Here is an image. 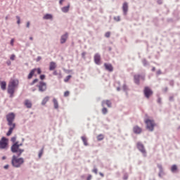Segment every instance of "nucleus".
I'll return each mask as SVG.
<instances>
[{
    "label": "nucleus",
    "instance_id": "nucleus-4",
    "mask_svg": "<svg viewBox=\"0 0 180 180\" xmlns=\"http://www.w3.org/2000/svg\"><path fill=\"white\" fill-rule=\"evenodd\" d=\"M136 148H138L139 151L143 154V157H147V151H146V148L144 145L141 142H137Z\"/></svg>",
    "mask_w": 180,
    "mask_h": 180
},
{
    "label": "nucleus",
    "instance_id": "nucleus-64",
    "mask_svg": "<svg viewBox=\"0 0 180 180\" xmlns=\"http://www.w3.org/2000/svg\"><path fill=\"white\" fill-rule=\"evenodd\" d=\"M117 91L118 92H120V91H121L120 86H119L118 87H117Z\"/></svg>",
    "mask_w": 180,
    "mask_h": 180
},
{
    "label": "nucleus",
    "instance_id": "nucleus-63",
    "mask_svg": "<svg viewBox=\"0 0 180 180\" xmlns=\"http://www.w3.org/2000/svg\"><path fill=\"white\" fill-rule=\"evenodd\" d=\"M99 175H101V176H102V178H103V176H105V174H103V173H102V172H99Z\"/></svg>",
    "mask_w": 180,
    "mask_h": 180
},
{
    "label": "nucleus",
    "instance_id": "nucleus-62",
    "mask_svg": "<svg viewBox=\"0 0 180 180\" xmlns=\"http://www.w3.org/2000/svg\"><path fill=\"white\" fill-rule=\"evenodd\" d=\"M64 0H59V5H63Z\"/></svg>",
    "mask_w": 180,
    "mask_h": 180
},
{
    "label": "nucleus",
    "instance_id": "nucleus-53",
    "mask_svg": "<svg viewBox=\"0 0 180 180\" xmlns=\"http://www.w3.org/2000/svg\"><path fill=\"white\" fill-rule=\"evenodd\" d=\"M157 4H158V5H162V0H158V1H157Z\"/></svg>",
    "mask_w": 180,
    "mask_h": 180
},
{
    "label": "nucleus",
    "instance_id": "nucleus-11",
    "mask_svg": "<svg viewBox=\"0 0 180 180\" xmlns=\"http://www.w3.org/2000/svg\"><path fill=\"white\" fill-rule=\"evenodd\" d=\"M94 63L97 65H101V54L99 53H96L94 55Z\"/></svg>",
    "mask_w": 180,
    "mask_h": 180
},
{
    "label": "nucleus",
    "instance_id": "nucleus-22",
    "mask_svg": "<svg viewBox=\"0 0 180 180\" xmlns=\"http://www.w3.org/2000/svg\"><path fill=\"white\" fill-rule=\"evenodd\" d=\"M56 67L57 65L55 62H51L49 65V71H53V70H56Z\"/></svg>",
    "mask_w": 180,
    "mask_h": 180
},
{
    "label": "nucleus",
    "instance_id": "nucleus-13",
    "mask_svg": "<svg viewBox=\"0 0 180 180\" xmlns=\"http://www.w3.org/2000/svg\"><path fill=\"white\" fill-rule=\"evenodd\" d=\"M7 92H8V94L10 95L9 97L12 98L15 94V87L8 86Z\"/></svg>",
    "mask_w": 180,
    "mask_h": 180
},
{
    "label": "nucleus",
    "instance_id": "nucleus-16",
    "mask_svg": "<svg viewBox=\"0 0 180 180\" xmlns=\"http://www.w3.org/2000/svg\"><path fill=\"white\" fill-rule=\"evenodd\" d=\"M11 151L13 154H16V155H18V157H20V155H22V153H25V149H22V148H19L18 149H17V152H15L13 150H11Z\"/></svg>",
    "mask_w": 180,
    "mask_h": 180
},
{
    "label": "nucleus",
    "instance_id": "nucleus-2",
    "mask_svg": "<svg viewBox=\"0 0 180 180\" xmlns=\"http://www.w3.org/2000/svg\"><path fill=\"white\" fill-rule=\"evenodd\" d=\"M146 124V129L148 131H154V127H155V122L153 120L146 119L145 120Z\"/></svg>",
    "mask_w": 180,
    "mask_h": 180
},
{
    "label": "nucleus",
    "instance_id": "nucleus-51",
    "mask_svg": "<svg viewBox=\"0 0 180 180\" xmlns=\"http://www.w3.org/2000/svg\"><path fill=\"white\" fill-rule=\"evenodd\" d=\"M161 74H162V72H161V70H158L156 72V75H161Z\"/></svg>",
    "mask_w": 180,
    "mask_h": 180
},
{
    "label": "nucleus",
    "instance_id": "nucleus-40",
    "mask_svg": "<svg viewBox=\"0 0 180 180\" xmlns=\"http://www.w3.org/2000/svg\"><path fill=\"white\" fill-rule=\"evenodd\" d=\"M16 139H17L16 135L14 136H13V137L11 138V141H12V143H16Z\"/></svg>",
    "mask_w": 180,
    "mask_h": 180
},
{
    "label": "nucleus",
    "instance_id": "nucleus-58",
    "mask_svg": "<svg viewBox=\"0 0 180 180\" xmlns=\"http://www.w3.org/2000/svg\"><path fill=\"white\" fill-rule=\"evenodd\" d=\"M26 27H27V28L30 27V21H28L27 22Z\"/></svg>",
    "mask_w": 180,
    "mask_h": 180
},
{
    "label": "nucleus",
    "instance_id": "nucleus-46",
    "mask_svg": "<svg viewBox=\"0 0 180 180\" xmlns=\"http://www.w3.org/2000/svg\"><path fill=\"white\" fill-rule=\"evenodd\" d=\"M114 20H116V22H120V16L114 17Z\"/></svg>",
    "mask_w": 180,
    "mask_h": 180
},
{
    "label": "nucleus",
    "instance_id": "nucleus-5",
    "mask_svg": "<svg viewBox=\"0 0 180 180\" xmlns=\"http://www.w3.org/2000/svg\"><path fill=\"white\" fill-rule=\"evenodd\" d=\"M145 81L146 76L141 75H134V82L136 85H140V80Z\"/></svg>",
    "mask_w": 180,
    "mask_h": 180
},
{
    "label": "nucleus",
    "instance_id": "nucleus-23",
    "mask_svg": "<svg viewBox=\"0 0 180 180\" xmlns=\"http://www.w3.org/2000/svg\"><path fill=\"white\" fill-rule=\"evenodd\" d=\"M25 105L26 106V108H27L28 109H30L32 108V101H29V100H25Z\"/></svg>",
    "mask_w": 180,
    "mask_h": 180
},
{
    "label": "nucleus",
    "instance_id": "nucleus-44",
    "mask_svg": "<svg viewBox=\"0 0 180 180\" xmlns=\"http://www.w3.org/2000/svg\"><path fill=\"white\" fill-rule=\"evenodd\" d=\"M169 84L170 86H174V85H175V82L174 80H170Z\"/></svg>",
    "mask_w": 180,
    "mask_h": 180
},
{
    "label": "nucleus",
    "instance_id": "nucleus-7",
    "mask_svg": "<svg viewBox=\"0 0 180 180\" xmlns=\"http://www.w3.org/2000/svg\"><path fill=\"white\" fill-rule=\"evenodd\" d=\"M8 139L3 136L1 139L0 140V150H5L8 147Z\"/></svg>",
    "mask_w": 180,
    "mask_h": 180
},
{
    "label": "nucleus",
    "instance_id": "nucleus-42",
    "mask_svg": "<svg viewBox=\"0 0 180 180\" xmlns=\"http://www.w3.org/2000/svg\"><path fill=\"white\" fill-rule=\"evenodd\" d=\"M105 37H107V39H109V37H110V32H107L105 34Z\"/></svg>",
    "mask_w": 180,
    "mask_h": 180
},
{
    "label": "nucleus",
    "instance_id": "nucleus-56",
    "mask_svg": "<svg viewBox=\"0 0 180 180\" xmlns=\"http://www.w3.org/2000/svg\"><path fill=\"white\" fill-rule=\"evenodd\" d=\"M14 41H15V39H12L11 40V42H10L11 46H13Z\"/></svg>",
    "mask_w": 180,
    "mask_h": 180
},
{
    "label": "nucleus",
    "instance_id": "nucleus-37",
    "mask_svg": "<svg viewBox=\"0 0 180 180\" xmlns=\"http://www.w3.org/2000/svg\"><path fill=\"white\" fill-rule=\"evenodd\" d=\"M123 180H128L129 179V174H127V172H125L124 174V176L122 177Z\"/></svg>",
    "mask_w": 180,
    "mask_h": 180
},
{
    "label": "nucleus",
    "instance_id": "nucleus-28",
    "mask_svg": "<svg viewBox=\"0 0 180 180\" xmlns=\"http://www.w3.org/2000/svg\"><path fill=\"white\" fill-rule=\"evenodd\" d=\"M142 64H143V67H147V66L150 65V63H148V61L146 58L142 59Z\"/></svg>",
    "mask_w": 180,
    "mask_h": 180
},
{
    "label": "nucleus",
    "instance_id": "nucleus-20",
    "mask_svg": "<svg viewBox=\"0 0 180 180\" xmlns=\"http://www.w3.org/2000/svg\"><path fill=\"white\" fill-rule=\"evenodd\" d=\"M70 6H71V4L70 3L68 4V6L62 7L61 11L63 12V13H67L70 11Z\"/></svg>",
    "mask_w": 180,
    "mask_h": 180
},
{
    "label": "nucleus",
    "instance_id": "nucleus-17",
    "mask_svg": "<svg viewBox=\"0 0 180 180\" xmlns=\"http://www.w3.org/2000/svg\"><path fill=\"white\" fill-rule=\"evenodd\" d=\"M157 167H158V168L159 169L158 176H159L160 178H162V174H164V169L162 168V165H161V164H158Z\"/></svg>",
    "mask_w": 180,
    "mask_h": 180
},
{
    "label": "nucleus",
    "instance_id": "nucleus-60",
    "mask_svg": "<svg viewBox=\"0 0 180 180\" xmlns=\"http://www.w3.org/2000/svg\"><path fill=\"white\" fill-rule=\"evenodd\" d=\"M163 92H168V87H165L162 89Z\"/></svg>",
    "mask_w": 180,
    "mask_h": 180
},
{
    "label": "nucleus",
    "instance_id": "nucleus-34",
    "mask_svg": "<svg viewBox=\"0 0 180 180\" xmlns=\"http://www.w3.org/2000/svg\"><path fill=\"white\" fill-rule=\"evenodd\" d=\"M105 139V136H103V134H100L98 136H97V140L98 141H102Z\"/></svg>",
    "mask_w": 180,
    "mask_h": 180
},
{
    "label": "nucleus",
    "instance_id": "nucleus-24",
    "mask_svg": "<svg viewBox=\"0 0 180 180\" xmlns=\"http://www.w3.org/2000/svg\"><path fill=\"white\" fill-rule=\"evenodd\" d=\"M1 89H2V91L6 90V82L2 81L1 82Z\"/></svg>",
    "mask_w": 180,
    "mask_h": 180
},
{
    "label": "nucleus",
    "instance_id": "nucleus-38",
    "mask_svg": "<svg viewBox=\"0 0 180 180\" xmlns=\"http://www.w3.org/2000/svg\"><path fill=\"white\" fill-rule=\"evenodd\" d=\"M36 82H39V79H34L31 83H30V85L31 86H33Z\"/></svg>",
    "mask_w": 180,
    "mask_h": 180
},
{
    "label": "nucleus",
    "instance_id": "nucleus-47",
    "mask_svg": "<svg viewBox=\"0 0 180 180\" xmlns=\"http://www.w3.org/2000/svg\"><path fill=\"white\" fill-rule=\"evenodd\" d=\"M169 102H174V101H175V100L174 99V96H170L169 97Z\"/></svg>",
    "mask_w": 180,
    "mask_h": 180
},
{
    "label": "nucleus",
    "instance_id": "nucleus-43",
    "mask_svg": "<svg viewBox=\"0 0 180 180\" xmlns=\"http://www.w3.org/2000/svg\"><path fill=\"white\" fill-rule=\"evenodd\" d=\"M56 76H58V79H61V78H63V75L61 74V71H60L58 75Z\"/></svg>",
    "mask_w": 180,
    "mask_h": 180
},
{
    "label": "nucleus",
    "instance_id": "nucleus-26",
    "mask_svg": "<svg viewBox=\"0 0 180 180\" xmlns=\"http://www.w3.org/2000/svg\"><path fill=\"white\" fill-rule=\"evenodd\" d=\"M81 139L83 141L84 146H88V140L86 139V137L85 136H81Z\"/></svg>",
    "mask_w": 180,
    "mask_h": 180
},
{
    "label": "nucleus",
    "instance_id": "nucleus-32",
    "mask_svg": "<svg viewBox=\"0 0 180 180\" xmlns=\"http://www.w3.org/2000/svg\"><path fill=\"white\" fill-rule=\"evenodd\" d=\"M43 153H44V146H43L39 152V155H38L39 158H41V155H43Z\"/></svg>",
    "mask_w": 180,
    "mask_h": 180
},
{
    "label": "nucleus",
    "instance_id": "nucleus-18",
    "mask_svg": "<svg viewBox=\"0 0 180 180\" xmlns=\"http://www.w3.org/2000/svg\"><path fill=\"white\" fill-rule=\"evenodd\" d=\"M105 103L107 105L108 108H112V102L110 100H103L101 103V106H105Z\"/></svg>",
    "mask_w": 180,
    "mask_h": 180
},
{
    "label": "nucleus",
    "instance_id": "nucleus-45",
    "mask_svg": "<svg viewBox=\"0 0 180 180\" xmlns=\"http://www.w3.org/2000/svg\"><path fill=\"white\" fill-rule=\"evenodd\" d=\"M36 71L39 75L41 74V69H40V68H36Z\"/></svg>",
    "mask_w": 180,
    "mask_h": 180
},
{
    "label": "nucleus",
    "instance_id": "nucleus-35",
    "mask_svg": "<svg viewBox=\"0 0 180 180\" xmlns=\"http://www.w3.org/2000/svg\"><path fill=\"white\" fill-rule=\"evenodd\" d=\"M101 112L103 115H107L108 114V108H106L105 106L103 107Z\"/></svg>",
    "mask_w": 180,
    "mask_h": 180
},
{
    "label": "nucleus",
    "instance_id": "nucleus-21",
    "mask_svg": "<svg viewBox=\"0 0 180 180\" xmlns=\"http://www.w3.org/2000/svg\"><path fill=\"white\" fill-rule=\"evenodd\" d=\"M34 72H36V68L32 69L30 72V73H29V75L27 76V79H32V78H33V75H34Z\"/></svg>",
    "mask_w": 180,
    "mask_h": 180
},
{
    "label": "nucleus",
    "instance_id": "nucleus-30",
    "mask_svg": "<svg viewBox=\"0 0 180 180\" xmlns=\"http://www.w3.org/2000/svg\"><path fill=\"white\" fill-rule=\"evenodd\" d=\"M49 99H50V98H49V96H46V97L42 100L41 105H46V103H47V102H49Z\"/></svg>",
    "mask_w": 180,
    "mask_h": 180
},
{
    "label": "nucleus",
    "instance_id": "nucleus-33",
    "mask_svg": "<svg viewBox=\"0 0 180 180\" xmlns=\"http://www.w3.org/2000/svg\"><path fill=\"white\" fill-rule=\"evenodd\" d=\"M122 90L124 91V92H127V91H129V87L127 86V84H126V83L123 84Z\"/></svg>",
    "mask_w": 180,
    "mask_h": 180
},
{
    "label": "nucleus",
    "instance_id": "nucleus-50",
    "mask_svg": "<svg viewBox=\"0 0 180 180\" xmlns=\"http://www.w3.org/2000/svg\"><path fill=\"white\" fill-rule=\"evenodd\" d=\"M70 96V91H65L64 96L67 97V96Z\"/></svg>",
    "mask_w": 180,
    "mask_h": 180
},
{
    "label": "nucleus",
    "instance_id": "nucleus-27",
    "mask_svg": "<svg viewBox=\"0 0 180 180\" xmlns=\"http://www.w3.org/2000/svg\"><path fill=\"white\" fill-rule=\"evenodd\" d=\"M8 86H11L13 88H16L18 86V84H16V81L13 80L8 84Z\"/></svg>",
    "mask_w": 180,
    "mask_h": 180
},
{
    "label": "nucleus",
    "instance_id": "nucleus-1",
    "mask_svg": "<svg viewBox=\"0 0 180 180\" xmlns=\"http://www.w3.org/2000/svg\"><path fill=\"white\" fill-rule=\"evenodd\" d=\"M18 155H13L11 159V165L14 168H20L25 164V159L19 158Z\"/></svg>",
    "mask_w": 180,
    "mask_h": 180
},
{
    "label": "nucleus",
    "instance_id": "nucleus-55",
    "mask_svg": "<svg viewBox=\"0 0 180 180\" xmlns=\"http://www.w3.org/2000/svg\"><path fill=\"white\" fill-rule=\"evenodd\" d=\"M157 102H158V103L161 104V97L158 98Z\"/></svg>",
    "mask_w": 180,
    "mask_h": 180
},
{
    "label": "nucleus",
    "instance_id": "nucleus-15",
    "mask_svg": "<svg viewBox=\"0 0 180 180\" xmlns=\"http://www.w3.org/2000/svg\"><path fill=\"white\" fill-rule=\"evenodd\" d=\"M104 67L108 72H113V65L110 63H104Z\"/></svg>",
    "mask_w": 180,
    "mask_h": 180
},
{
    "label": "nucleus",
    "instance_id": "nucleus-49",
    "mask_svg": "<svg viewBox=\"0 0 180 180\" xmlns=\"http://www.w3.org/2000/svg\"><path fill=\"white\" fill-rule=\"evenodd\" d=\"M92 172H94V174H98V169L96 167H94L92 170Z\"/></svg>",
    "mask_w": 180,
    "mask_h": 180
},
{
    "label": "nucleus",
    "instance_id": "nucleus-29",
    "mask_svg": "<svg viewBox=\"0 0 180 180\" xmlns=\"http://www.w3.org/2000/svg\"><path fill=\"white\" fill-rule=\"evenodd\" d=\"M53 103L54 104V108L55 109H58V101L56 98L53 99Z\"/></svg>",
    "mask_w": 180,
    "mask_h": 180
},
{
    "label": "nucleus",
    "instance_id": "nucleus-31",
    "mask_svg": "<svg viewBox=\"0 0 180 180\" xmlns=\"http://www.w3.org/2000/svg\"><path fill=\"white\" fill-rule=\"evenodd\" d=\"M172 172H176L178 171V166L176 165H173L171 167Z\"/></svg>",
    "mask_w": 180,
    "mask_h": 180
},
{
    "label": "nucleus",
    "instance_id": "nucleus-36",
    "mask_svg": "<svg viewBox=\"0 0 180 180\" xmlns=\"http://www.w3.org/2000/svg\"><path fill=\"white\" fill-rule=\"evenodd\" d=\"M71 77H72L71 75H68L65 79H64V82H68L70 79H71Z\"/></svg>",
    "mask_w": 180,
    "mask_h": 180
},
{
    "label": "nucleus",
    "instance_id": "nucleus-6",
    "mask_svg": "<svg viewBox=\"0 0 180 180\" xmlns=\"http://www.w3.org/2000/svg\"><path fill=\"white\" fill-rule=\"evenodd\" d=\"M8 126H13V121L15 120V113L10 112L6 115Z\"/></svg>",
    "mask_w": 180,
    "mask_h": 180
},
{
    "label": "nucleus",
    "instance_id": "nucleus-14",
    "mask_svg": "<svg viewBox=\"0 0 180 180\" xmlns=\"http://www.w3.org/2000/svg\"><path fill=\"white\" fill-rule=\"evenodd\" d=\"M122 11H123V15L126 16L127 15V12L129 11V5L127 4V2H124L123 4Z\"/></svg>",
    "mask_w": 180,
    "mask_h": 180
},
{
    "label": "nucleus",
    "instance_id": "nucleus-10",
    "mask_svg": "<svg viewBox=\"0 0 180 180\" xmlns=\"http://www.w3.org/2000/svg\"><path fill=\"white\" fill-rule=\"evenodd\" d=\"M143 131V129H141L139 125H135L133 127V132L134 134H141V132Z\"/></svg>",
    "mask_w": 180,
    "mask_h": 180
},
{
    "label": "nucleus",
    "instance_id": "nucleus-54",
    "mask_svg": "<svg viewBox=\"0 0 180 180\" xmlns=\"http://www.w3.org/2000/svg\"><path fill=\"white\" fill-rule=\"evenodd\" d=\"M40 60H41V56H37V60H36L37 63H39V61H40Z\"/></svg>",
    "mask_w": 180,
    "mask_h": 180
},
{
    "label": "nucleus",
    "instance_id": "nucleus-59",
    "mask_svg": "<svg viewBox=\"0 0 180 180\" xmlns=\"http://www.w3.org/2000/svg\"><path fill=\"white\" fill-rule=\"evenodd\" d=\"M10 60H15V55H13V54L11 55Z\"/></svg>",
    "mask_w": 180,
    "mask_h": 180
},
{
    "label": "nucleus",
    "instance_id": "nucleus-9",
    "mask_svg": "<svg viewBox=\"0 0 180 180\" xmlns=\"http://www.w3.org/2000/svg\"><path fill=\"white\" fill-rule=\"evenodd\" d=\"M22 146H23V143H19V142L16 141L11 146V151L18 152V150H19Z\"/></svg>",
    "mask_w": 180,
    "mask_h": 180
},
{
    "label": "nucleus",
    "instance_id": "nucleus-48",
    "mask_svg": "<svg viewBox=\"0 0 180 180\" xmlns=\"http://www.w3.org/2000/svg\"><path fill=\"white\" fill-rule=\"evenodd\" d=\"M40 79H41V81H43V79H46V75H41L39 76Z\"/></svg>",
    "mask_w": 180,
    "mask_h": 180
},
{
    "label": "nucleus",
    "instance_id": "nucleus-39",
    "mask_svg": "<svg viewBox=\"0 0 180 180\" xmlns=\"http://www.w3.org/2000/svg\"><path fill=\"white\" fill-rule=\"evenodd\" d=\"M86 52L83 51V52L82 53V58H83L84 60H85V58H86Z\"/></svg>",
    "mask_w": 180,
    "mask_h": 180
},
{
    "label": "nucleus",
    "instance_id": "nucleus-41",
    "mask_svg": "<svg viewBox=\"0 0 180 180\" xmlns=\"http://www.w3.org/2000/svg\"><path fill=\"white\" fill-rule=\"evenodd\" d=\"M16 19H17V23L18 25H20V17H19V15L15 16Z\"/></svg>",
    "mask_w": 180,
    "mask_h": 180
},
{
    "label": "nucleus",
    "instance_id": "nucleus-52",
    "mask_svg": "<svg viewBox=\"0 0 180 180\" xmlns=\"http://www.w3.org/2000/svg\"><path fill=\"white\" fill-rule=\"evenodd\" d=\"M92 179V175L91 174H88L87 178L86 179V180H91Z\"/></svg>",
    "mask_w": 180,
    "mask_h": 180
},
{
    "label": "nucleus",
    "instance_id": "nucleus-61",
    "mask_svg": "<svg viewBox=\"0 0 180 180\" xmlns=\"http://www.w3.org/2000/svg\"><path fill=\"white\" fill-rule=\"evenodd\" d=\"M53 75H58V73L57 72V70L53 71Z\"/></svg>",
    "mask_w": 180,
    "mask_h": 180
},
{
    "label": "nucleus",
    "instance_id": "nucleus-19",
    "mask_svg": "<svg viewBox=\"0 0 180 180\" xmlns=\"http://www.w3.org/2000/svg\"><path fill=\"white\" fill-rule=\"evenodd\" d=\"M16 127V124L13 123V125L9 128L8 132L6 133V136H9L12 134L13 129Z\"/></svg>",
    "mask_w": 180,
    "mask_h": 180
},
{
    "label": "nucleus",
    "instance_id": "nucleus-3",
    "mask_svg": "<svg viewBox=\"0 0 180 180\" xmlns=\"http://www.w3.org/2000/svg\"><path fill=\"white\" fill-rule=\"evenodd\" d=\"M36 86L39 88V92H46V91H47V84L43 81H40L39 84H37Z\"/></svg>",
    "mask_w": 180,
    "mask_h": 180
},
{
    "label": "nucleus",
    "instance_id": "nucleus-25",
    "mask_svg": "<svg viewBox=\"0 0 180 180\" xmlns=\"http://www.w3.org/2000/svg\"><path fill=\"white\" fill-rule=\"evenodd\" d=\"M43 19H46V20H53V15L47 13L43 17Z\"/></svg>",
    "mask_w": 180,
    "mask_h": 180
},
{
    "label": "nucleus",
    "instance_id": "nucleus-12",
    "mask_svg": "<svg viewBox=\"0 0 180 180\" xmlns=\"http://www.w3.org/2000/svg\"><path fill=\"white\" fill-rule=\"evenodd\" d=\"M68 39V32H65L64 34L60 37V44H64Z\"/></svg>",
    "mask_w": 180,
    "mask_h": 180
},
{
    "label": "nucleus",
    "instance_id": "nucleus-57",
    "mask_svg": "<svg viewBox=\"0 0 180 180\" xmlns=\"http://www.w3.org/2000/svg\"><path fill=\"white\" fill-rule=\"evenodd\" d=\"M4 169H8L9 168V165H6L4 166Z\"/></svg>",
    "mask_w": 180,
    "mask_h": 180
},
{
    "label": "nucleus",
    "instance_id": "nucleus-8",
    "mask_svg": "<svg viewBox=\"0 0 180 180\" xmlns=\"http://www.w3.org/2000/svg\"><path fill=\"white\" fill-rule=\"evenodd\" d=\"M143 94L146 98H147V99H150V96H151V95H153V90H151V89H150V87L148 86H145L144 90H143Z\"/></svg>",
    "mask_w": 180,
    "mask_h": 180
}]
</instances>
